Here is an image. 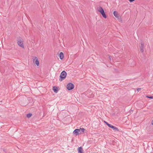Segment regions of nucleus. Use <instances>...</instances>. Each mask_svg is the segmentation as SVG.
<instances>
[{
    "label": "nucleus",
    "instance_id": "18",
    "mask_svg": "<svg viewBox=\"0 0 153 153\" xmlns=\"http://www.w3.org/2000/svg\"><path fill=\"white\" fill-rule=\"evenodd\" d=\"M141 88H137V90L138 92H139L141 90Z\"/></svg>",
    "mask_w": 153,
    "mask_h": 153
},
{
    "label": "nucleus",
    "instance_id": "17",
    "mask_svg": "<svg viewBox=\"0 0 153 153\" xmlns=\"http://www.w3.org/2000/svg\"><path fill=\"white\" fill-rule=\"evenodd\" d=\"M146 97L148 98L151 99H153V96H147Z\"/></svg>",
    "mask_w": 153,
    "mask_h": 153
},
{
    "label": "nucleus",
    "instance_id": "20",
    "mask_svg": "<svg viewBox=\"0 0 153 153\" xmlns=\"http://www.w3.org/2000/svg\"><path fill=\"white\" fill-rule=\"evenodd\" d=\"M109 58L110 60V61H111V57L110 56H109Z\"/></svg>",
    "mask_w": 153,
    "mask_h": 153
},
{
    "label": "nucleus",
    "instance_id": "2",
    "mask_svg": "<svg viewBox=\"0 0 153 153\" xmlns=\"http://www.w3.org/2000/svg\"><path fill=\"white\" fill-rule=\"evenodd\" d=\"M66 87L68 90H70L74 88V85L73 83H70L67 85Z\"/></svg>",
    "mask_w": 153,
    "mask_h": 153
},
{
    "label": "nucleus",
    "instance_id": "4",
    "mask_svg": "<svg viewBox=\"0 0 153 153\" xmlns=\"http://www.w3.org/2000/svg\"><path fill=\"white\" fill-rule=\"evenodd\" d=\"M81 133V131H80V129H75L73 131V133L76 135H77L79 133Z\"/></svg>",
    "mask_w": 153,
    "mask_h": 153
},
{
    "label": "nucleus",
    "instance_id": "1",
    "mask_svg": "<svg viewBox=\"0 0 153 153\" xmlns=\"http://www.w3.org/2000/svg\"><path fill=\"white\" fill-rule=\"evenodd\" d=\"M67 75V73L65 71H63L60 74L59 80L61 81L65 78Z\"/></svg>",
    "mask_w": 153,
    "mask_h": 153
},
{
    "label": "nucleus",
    "instance_id": "16",
    "mask_svg": "<svg viewBox=\"0 0 153 153\" xmlns=\"http://www.w3.org/2000/svg\"><path fill=\"white\" fill-rule=\"evenodd\" d=\"M80 131H81V133L82 132H84V131H85V129L84 128H80Z\"/></svg>",
    "mask_w": 153,
    "mask_h": 153
},
{
    "label": "nucleus",
    "instance_id": "14",
    "mask_svg": "<svg viewBox=\"0 0 153 153\" xmlns=\"http://www.w3.org/2000/svg\"><path fill=\"white\" fill-rule=\"evenodd\" d=\"M102 16L105 18H106V17H107V16H106L105 13H102L101 14Z\"/></svg>",
    "mask_w": 153,
    "mask_h": 153
},
{
    "label": "nucleus",
    "instance_id": "6",
    "mask_svg": "<svg viewBox=\"0 0 153 153\" xmlns=\"http://www.w3.org/2000/svg\"><path fill=\"white\" fill-rule=\"evenodd\" d=\"M109 127L113 129V130H114V131H119V129L118 128L116 127L113 126H112L111 125Z\"/></svg>",
    "mask_w": 153,
    "mask_h": 153
},
{
    "label": "nucleus",
    "instance_id": "22",
    "mask_svg": "<svg viewBox=\"0 0 153 153\" xmlns=\"http://www.w3.org/2000/svg\"><path fill=\"white\" fill-rule=\"evenodd\" d=\"M1 102V101H0V102ZM0 104H1L0 103Z\"/></svg>",
    "mask_w": 153,
    "mask_h": 153
},
{
    "label": "nucleus",
    "instance_id": "10",
    "mask_svg": "<svg viewBox=\"0 0 153 153\" xmlns=\"http://www.w3.org/2000/svg\"><path fill=\"white\" fill-rule=\"evenodd\" d=\"M59 57L60 59L61 60L63 59L64 58V54L62 52H61L59 54Z\"/></svg>",
    "mask_w": 153,
    "mask_h": 153
},
{
    "label": "nucleus",
    "instance_id": "12",
    "mask_svg": "<svg viewBox=\"0 0 153 153\" xmlns=\"http://www.w3.org/2000/svg\"><path fill=\"white\" fill-rule=\"evenodd\" d=\"M53 90L54 92L57 93L58 91V88L56 86H54L53 87Z\"/></svg>",
    "mask_w": 153,
    "mask_h": 153
},
{
    "label": "nucleus",
    "instance_id": "19",
    "mask_svg": "<svg viewBox=\"0 0 153 153\" xmlns=\"http://www.w3.org/2000/svg\"><path fill=\"white\" fill-rule=\"evenodd\" d=\"M135 0H129V1L130 2H132L133 1H135Z\"/></svg>",
    "mask_w": 153,
    "mask_h": 153
},
{
    "label": "nucleus",
    "instance_id": "5",
    "mask_svg": "<svg viewBox=\"0 0 153 153\" xmlns=\"http://www.w3.org/2000/svg\"><path fill=\"white\" fill-rule=\"evenodd\" d=\"M17 43L18 45L21 47L24 48V46L23 45V43L22 41H19L17 42Z\"/></svg>",
    "mask_w": 153,
    "mask_h": 153
},
{
    "label": "nucleus",
    "instance_id": "8",
    "mask_svg": "<svg viewBox=\"0 0 153 153\" xmlns=\"http://www.w3.org/2000/svg\"><path fill=\"white\" fill-rule=\"evenodd\" d=\"M77 150L78 153H84L83 152V149L82 147L81 146L78 148Z\"/></svg>",
    "mask_w": 153,
    "mask_h": 153
},
{
    "label": "nucleus",
    "instance_id": "11",
    "mask_svg": "<svg viewBox=\"0 0 153 153\" xmlns=\"http://www.w3.org/2000/svg\"><path fill=\"white\" fill-rule=\"evenodd\" d=\"M113 14L116 17L119 18V15L117 12L116 11H114L113 12Z\"/></svg>",
    "mask_w": 153,
    "mask_h": 153
},
{
    "label": "nucleus",
    "instance_id": "15",
    "mask_svg": "<svg viewBox=\"0 0 153 153\" xmlns=\"http://www.w3.org/2000/svg\"><path fill=\"white\" fill-rule=\"evenodd\" d=\"M104 122L105 123V124L107 125L109 127H110V126L111 125L110 124L108 123V122H107L104 121Z\"/></svg>",
    "mask_w": 153,
    "mask_h": 153
},
{
    "label": "nucleus",
    "instance_id": "13",
    "mask_svg": "<svg viewBox=\"0 0 153 153\" xmlns=\"http://www.w3.org/2000/svg\"><path fill=\"white\" fill-rule=\"evenodd\" d=\"M32 115V114L31 113H29L27 114V118H30Z\"/></svg>",
    "mask_w": 153,
    "mask_h": 153
},
{
    "label": "nucleus",
    "instance_id": "3",
    "mask_svg": "<svg viewBox=\"0 0 153 153\" xmlns=\"http://www.w3.org/2000/svg\"><path fill=\"white\" fill-rule=\"evenodd\" d=\"M33 62L34 64H36L37 66H38L39 65V62L37 57H35L34 59L33 60Z\"/></svg>",
    "mask_w": 153,
    "mask_h": 153
},
{
    "label": "nucleus",
    "instance_id": "9",
    "mask_svg": "<svg viewBox=\"0 0 153 153\" xmlns=\"http://www.w3.org/2000/svg\"><path fill=\"white\" fill-rule=\"evenodd\" d=\"M98 10L100 13L101 14L105 12L104 10L101 7H100Z\"/></svg>",
    "mask_w": 153,
    "mask_h": 153
},
{
    "label": "nucleus",
    "instance_id": "21",
    "mask_svg": "<svg viewBox=\"0 0 153 153\" xmlns=\"http://www.w3.org/2000/svg\"><path fill=\"white\" fill-rule=\"evenodd\" d=\"M151 124L153 125V120L152 121V122H151Z\"/></svg>",
    "mask_w": 153,
    "mask_h": 153
},
{
    "label": "nucleus",
    "instance_id": "7",
    "mask_svg": "<svg viewBox=\"0 0 153 153\" xmlns=\"http://www.w3.org/2000/svg\"><path fill=\"white\" fill-rule=\"evenodd\" d=\"M141 46L140 47V51L142 53H143V48L144 46V43L143 42L141 43Z\"/></svg>",
    "mask_w": 153,
    "mask_h": 153
}]
</instances>
